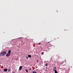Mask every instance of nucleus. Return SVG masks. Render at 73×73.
Listing matches in <instances>:
<instances>
[{
    "label": "nucleus",
    "instance_id": "obj_1",
    "mask_svg": "<svg viewBox=\"0 0 73 73\" xmlns=\"http://www.w3.org/2000/svg\"><path fill=\"white\" fill-rule=\"evenodd\" d=\"M5 54H6V51H5L1 52L0 54V55L1 56H4Z\"/></svg>",
    "mask_w": 73,
    "mask_h": 73
},
{
    "label": "nucleus",
    "instance_id": "obj_2",
    "mask_svg": "<svg viewBox=\"0 0 73 73\" xmlns=\"http://www.w3.org/2000/svg\"><path fill=\"white\" fill-rule=\"evenodd\" d=\"M11 55V53H7L6 54V56L7 57H8Z\"/></svg>",
    "mask_w": 73,
    "mask_h": 73
},
{
    "label": "nucleus",
    "instance_id": "obj_3",
    "mask_svg": "<svg viewBox=\"0 0 73 73\" xmlns=\"http://www.w3.org/2000/svg\"><path fill=\"white\" fill-rule=\"evenodd\" d=\"M53 70L54 72H56V67H54V68L53 69Z\"/></svg>",
    "mask_w": 73,
    "mask_h": 73
},
{
    "label": "nucleus",
    "instance_id": "obj_4",
    "mask_svg": "<svg viewBox=\"0 0 73 73\" xmlns=\"http://www.w3.org/2000/svg\"><path fill=\"white\" fill-rule=\"evenodd\" d=\"M22 69V66H20L19 68V70H21Z\"/></svg>",
    "mask_w": 73,
    "mask_h": 73
},
{
    "label": "nucleus",
    "instance_id": "obj_5",
    "mask_svg": "<svg viewBox=\"0 0 73 73\" xmlns=\"http://www.w3.org/2000/svg\"><path fill=\"white\" fill-rule=\"evenodd\" d=\"M8 70V69L7 68L5 69L4 70V72H7V71Z\"/></svg>",
    "mask_w": 73,
    "mask_h": 73
},
{
    "label": "nucleus",
    "instance_id": "obj_6",
    "mask_svg": "<svg viewBox=\"0 0 73 73\" xmlns=\"http://www.w3.org/2000/svg\"><path fill=\"white\" fill-rule=\"evenodd\" d=\"M28 57H29V58H31V55H28Z\"/></svg>",
    "mask_w": 73,
    "mask_h": 73
},
{
    "label": "nucleus",
    "instance_id": "obj_7",
    "mask_svg": "<svg viewBox=\"0 0 73 73\" xmlns=\"http://www.w3.org/2000/svg\"><path fill=\"white\" fill-rule=\"evenodd\" d=\"M11 50H9L8 52V53H11Z\"/></svg>",
    "mask_w": 73,
    "mask_h": 73
},
{
    "label": "nucleus",
    "instance_id": "obj_8",
    "mask_svg": "<svg viewBox=\"0 0 73 73\" xmlns=\"http://www.w3.org/2000/svg\"><path fill=\"white\" fill-rule=\"evenodd\" d=\"M25 70L26 71V72H27V73H28V70H27V69H25Z\"/></svg>",
    "mask_w": 73,
    "mask_h": 73
},
{
    "label": "nucleus",
    "instance_id": "obj_9",
    "mask_svg": "<svg viewBox=\"0 0 73 73\" xmlns=\"http://www.w3.org/2000/svg\"><path fill=\"white\" fill-rule=\"evenodd\" d=\"M33 73H36L37 72L36 71H33Z\"/></svg>",
    "mask_w": 73,
    "mask_h": 73
},
{
    "label": "nucleus",
    "instance_id": "obj_10",
    "mask_svg": "<svg viewBox=\"0 0 73 73\" xmlns=\"http://www.w3.org/2000/svg\"><path fill=\"white\" fill-rule=\"evenodd\" d=\"M55 72L54 73H58V72L56 71H54Z\"/></svg>",
    "mask_w": 73,
    "mask_h": 73
},
{
    "label": "nucleus",
    "instance_id": "obj_11",
    "mask_svg": "<svg viewBox=\"0 0 73 73\" xmlns=\"http://www.w3.org/2000/svg\"><path fill=\"white\" fill-rule=\"evenodd\" d=\"M45 66H48V64H45Z\"/></svg>",
    "mask_w": 73,
    "mask_h": 73
},
{
    "label": "nucleus",
    "instance_id": "obj_12",
    "mask_svg": "<svg viewBox=\"0 0 73 73\" xmlns=\"http://www.w3.org/2000/svg\"><path fill=\"white\" fill-rule=\"evenodd\" d=\"M8 72H10V69H8Z\"/></svg>",
    "mask_w": 73,
    "mask_h": 73
},
{
    "label": "nucleus",
    "instance_id": "obj_13",
    "mask_svg": "<svg viewBox=\"0 0 73 73\" xmlns=\"http://www.w3.org/2000/svg\"><path fill=\"white\" fill-rule=\"evenodd\" d=\"M38 45H41V43H38Z\"/></svg>",
    "mask_w": 73,
    "mask_h": 73
},
{
    "label": "nucleus",
    "instance_id": "obj_14",
    "mask_svg": "<svg viewBox=\"0 0 73 73\" xmlns=\"http://www.w3.org/2000/svg\"><path fill=\"white\" fill-rule=\"evenodd\" d=\"M36 61H37V62H38V60H37Z\"/></svg>",
    "mask_w": 73,
    "mask_h": 73
},
{
    "label": "nucleus",
    "instance_id": "obj_15",
    "mask_svg": "<svg viewBox=\"0 0 73 73\" xmlns=\"http://www.w3.org/2000/svg\"><path fill=\"white\" fill-rule=\"evenodd\" d=\"M26 58H27V59H28V57H26Z\"/></svg>",
    "mask_w": 73,
    "mask_h": 73
},
{
    "label": "nucleus",
    "instance_id": "obj_16",
    "mask_svg": "<svg viewBox=\"0 0 73 73\" xmlns=\"http://www.w3.org/2000/svg\"><path fill=\"white\" fill-rule=\"evenodd\" d=\"M42 54H43V53L42 52H41Z\"/></svg>",
    "mask_w": 73,
    "mask_h": 73
},
{
    "label": "nucleus",
    "instance_id": "obj_17",
    "mask_svg": "<svg viewBox=\"0 0 73 73\" xmlns=\"http://www.w3.org/2000/svg\"><path fill=\"white\" fill-rule=\"evenodd\" d=\"M31 70V69L30 68L29 70Z\"/></svg>",
    "mask_w": 73,
    "mask_h": 73
},
{
    "label": "nucleus",
    "instance_id": "obj_18",
    "mask_svg": "<svg viewBox=\"0 0 73 73\" xmlns=\"http://www.w3.org/2000/svg\"><path fill=\"white\" fill-rule=\"evenodd\" d=\"M16 60H17V59H16Z\"/></svg>",
    "mask_w": 73,
    "mask_h": 73
},
{
    "label": "nucleus",
    "instance_id": "obj_19",
    "mask_svg": "<svg viewBox=\"0 0 73 73\" xmlns=\"http://www.w3.org/2000/svg\"><path fill=\"white\" fill-rule=\"evenodd\" d=\"M48 42V43H49V42Z\"/></svg>",
    "mask_w": 73,
    "mask_h": 73
},
{
    "label": "nucleus",
    "instance_id": "obj_20",
    "mask_svg": "<svg viewBox=\"0 0 73 73\" xmlns=\"http://www.w3.org/2000/svg\"><path fill=\"white\" fill-rule=\"evenodd\" d=\"M13 73H15V72H13Z\"/></svg>",
    "mask_w": 73,
    "mask_h": 73
},
{
    "label": "nucleus",
    "instance_id": "obj_21",
    "mask_svg": "<svg viewBox=\"0 0 73 73\" xmlns=\"http://www.w3.org/2000/svg\"><path fill=\"white\" fill-rule=\"evenodd\" d=\"M21 42H22V41H21Z\"/></svg>",
    "mask_w": 73,
    "mask_h": 73
}]
</instances>
